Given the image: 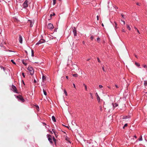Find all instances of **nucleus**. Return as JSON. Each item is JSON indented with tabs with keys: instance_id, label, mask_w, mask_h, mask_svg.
I'll return each instance as SVG.
<instances>
[{
	"instance_id": "nucleus-10",
	"label": "nucleus",
	"mask_w": 147,
	"mask_h": 147,
	"mask_svg": "<svg viewBox=\"0 0 147 147\" xmlns=\"http://www.w3.org/2000/svg\"><path fill=\"white\" fill-rule=\"evenodd\" d=\"M52 119L53 121L54 122H55L56 121V119L55 117L54 116H53L52 117Z\"/></svg>"
},
{
	"instance_id": "nucleus-5",
	"label": "nucleus",
	"mask_w": 147,
	"mask_h": 147,
	"mask_svg": "<svg viewBox=\"0 0 147 147\" xmlns=\"http://www.w3.org/2000/svg\"><path fill=\"white\" fill-rule=\"evenodd\" d=\"M47 137L48 138V140L49 141V142H50V143L51 144H53V142L52 140L51 136L50 135H49V134L47 135Z\"/></svg>"
},
{
	"instance_id": "nucleus-23",
	"label": "nucleus",
	"mask_w": 147,
	"mask_h": 147,
	"mask_svg": "<svg viewBox=\"0 0 147 147\" xmlns=\"http://www.w3.org/2000/svg\"><path fill=\"white\" fill-rule=\"evenodd\" d=\"M31 52H32V57H34V51L33 50H31Z\"/></svg>"
},
{
	"instance_id": "nucleus-57",
	"label": "nucleus",
	"mask_w": 147,
	"mask_h": 147,
	"mask_svg": "<svg viewBox=\"0 0 147 147\" xmlns=\"http://www.w3.org/2000/svg\"><path fill=\"white\" fill-rule=\"evenodd\" d=\"M134 138H137V136H136V135H134Z\"/></svg>"
},
{
	"instance_id": "nucleus-14",
	"label": "nucleus",
	"mask_w": 147,
	"mask_h": 147,
	"mask_svg": "<svg viewBox=\"0 0 147 147\" xmlns=\"http://www.w3.org/2000/svg\"><path fill=\"white\" fill-rule=\"evenodd\" d=\"M42 79L43 81H45L46 80V77L45 76L43 75L42 77Z\"/></svg>"
},
{
	"instance_id": "nucleus-40",
	"label": "nucleus",
	"mask_w": 147,
	"mask_h": 147,
	"mask_svg": "<svg viewBox=\"0 0 147 147\" xmlns=\"http://www.w3.org/2000/svg\"><path fill=\"white\" fill-rule=\"evenodd\" d=\"M57 28H55L54 30V32H56L57 31Z\"/></svg>"
},
{
	"instance_id": "nucleus-41",
	"label": "nucleus",
	"mask_w": 147,
	"mask_h": 147,
	"mask_svg": "<svg viewBox=\"0 0 147 147\" xmlns=\"http://www.w3.org/2000/svg\"><path fill=\"white\" fill-rule=\"evenodd\" d=\"M144 85L145 86H146L147 85V82H145L144 83Z\"/></svg>"
},
{
	"instance_id": "nucleus-19",
	"label": "nucleus",
	"mask_w": 147,
	"mask_h": 147,
	"mask_svg": "<svg viewBox=\"0 0 147 147\" xmlns=\"http://www.w3.org/2000/svg\"><path fill=\"white\" fill-rule=\"evenodd\" d=\"M135 29L136 30V31H137V32H138L139 34H140V32L139 31V30H138L135 27H134Z\"/></svg>"
},
{
	"instance_id": "nucleus-50",
	"label": "nucleus",
	"mask_w": 147,
	"mask_h": 147,
	"mask_svg": "<svg viewBox=\"0 0 147 147\" xmlns=\"http://www.w3.org/2000/svg\"><path fill=\"white\" fill-rule=\"evenodd\" d=\"M96 17H97V20H99V16H97Z\"/></svg>"
},
{
	"instance_id": "nucleus-9",
	"label": "nucleus",
	"mask_w": 147,
	"mask_h": 147,
	"mask_svg": "<svg viewBox=\"0 0 147 147\" xmlns=\"http://www.w3.org/2000/svg\"><path fill=\"white\" fill-rule=\"evenodd\" d=\"M19 40L20 42L22 44V36L20 35H19Z\"/></svg>"
},
{
	"instance_id": "nucleus-21",
	"label": "nucleus",
	"mask_w": 147,
	"mask_h": 147,
	"mask_svg": "<svg viewBox=\"0 0 147 147\" xmlns=\"http://www.w3.org/2000/svg\"><path fill=\"white\" fill-rule=\"evenodd\" d=\"M127 28L129 30H130L131 28L129 26V25H127Z\"/></svg>"
},
{
	"instance_id": "nucleus-48",
	"label": "nucleus",
	"mask_w": 147,
	"mask_h": 147,
	"mask_svg": "<svg viewBox=\"0 0 147 147\" xmlns=\"http://www.w3.org/2000/svg\"><path fill=\"white\" fill-rule=\"evenodd\" d=\"M115 86L117 88H118V86H117V85L115 84Z\"/></svg>"
},
{
	"instance_id": "nucleus-38",
	"label": "nucleus",
	"mask_w": 147,
	"mask_h": 147,
	"mask_svg": "<svg viewBox=\"0 0 147 147\" xmlns=\"http://www.w3.org/2000/svg\"><path fill=\"white\" fill-rule=\"evenodd\" d=\"M99 87L100 88H102L103 87V86L101 85H99Z\"/></svg>"
},
{
	"instance_id": "nucleus-15",
	"label": "nucleus",
	"mask_w": 147,
	"mask_h": 147,
	"mask_svg": "<svg viewBox=\"0 0 147 147\" xmlns=\"http://www.w3.org/2000/svg\"><path fill=\"white\" fill-rule=\"evenodd\" d=\"M72 76L73 77H77L78 76V75L77 74H72Z\"/></svg>"
},
{
	"instance_id": "nucleus-51",
	"label": "nucleus",
	"mask_w": 147,
	"mask_h": 147,
	"mask_svg": "<svg viewBox=\"0 0 147 147\" xmlns=\"http://www.w3.org/2000/svg\"><path fill=\"white\" fill-rule=\"evenodd\" d=\"M50 38L53 39H54V37L53 36H51V37H50Z\"/></svg>"
},
{
	"instance_id": "nucleus-56",
	"label": "nucleus",
	"mask_w": 147,
	"mask_h": 147,
	"mask_svg": "<svg viewBox=\"0 0 147 147\" xmlns=\"http://www.w3.org/2000/svg\"><path fill=\"white\" fill-rule=\"evenodd\" d=\"M82 43H83V44L84 45H85V42L84 41H83V42H82Z\"/></svg>"
},
{
	"instance_id": "nucleus-45",
	"label": "nucleus",
	"mask_w": 147,
	"mask_h": 147,
	"mask_svg": "<svg viewBox=\"0 0 147 147\" xmlns=\"http://www.w3.org/2000/svg\"><path fill=\"white\" fill-rule=\"evenodd\" d=\"M121 21L123 22L124 24H125V22L124 21H123L122 20H121Z\"/></svg>"
},
{
	"instance_id": "nucleus-32",
	"label": "nucleus",
	"mask_w": 147,
	"mask_h": 147,
	"mask_svg": "<svg viewBox=\"0 0 147 147\" xmlns=\"http://www.w3.org/2000/svg\"><path fill=\"white\" fill-rule=\"evenodd\" d=\"M139 140L140 141H141L142 140V136H141L140 138L139 139Z\"/></svg>"
},
{
	"instance_id": "nucleus-30",
	"label": "nucleus",
	"mask_w": 147,
	"mask_h": 147,
	"mask_svg": "<svg viewBox=\"0 0 147 147\" xmlns=\"http://www.w3.org/2000/svg\"><path fill=\"white\" fill-rule=\"evenodd\" d=\"M53 141L54 142H56V140L55 138L54 137H53Z\"/></svg>"
},
{
	"instance_id": "nucleus-11",
	"label": "nucleus",
	"mask_w": 147,
	"mask_h": 147,
	"mask_svg": "<svg viewBox=\"0 0 147 147\" xmlns=\"http://www.w3.org/2000/svg\"><path fill=\"white\" fill-rule=\"evenodd\" d=\"M129 118H130V116H124L123 117V119H127Z\"/></svg>"
},
{
	"instance_id": "nucleus-1",
	"label": "nucleus",
	"mask_w": 147,
	"mask_h": 147,
	"mask_svg": "<svg viewBox=\"0 0 147 147\" xmlns=\"http://www.w3.org/2000/svg\"><path fill=\"white\" fill-rule=\"evenodd\" d=\"M16 98L19 101H21L22 102H24L25 101L24 99L23 98V97L21 95H19L16 96Z\"/></svg>"
},
{
	"instance_id": "nucleus-64",
	"label": "nucleus",
	"mask_w": 147,
	"mask_h": 147,
	"mask_svg": "<svg viewBox=\"0 0 147 147\" xmlns=\"http://www.w3.org/2000/svg\"><path fill=\"white\" fill-rule=\"evenodd\" d=\"M22 81L23 82V83L24 84V81L23 80H22Z\"/></svg>"
},
{
	"instance_id": "nucleus-46",
	"label": "nucleus",
	"mask_w": 147,
	"mask_h": 147,
	"mask_svg": "<svg viewBox=\"0 0 147 147\" xmlns=\"http://www.w3.org/2000/svg\"><path fill=\"white\" fill-rule=\"evenodd\" d=\"M143 67L145 68H147V66L146 65H144L143 66Z\"/></svg>"
},
{
	"instance_id": "nucleus-20",
	"label": "nucleus",
	"mask_w": 147,
	"mask_h": 147,
	"mask_svg": "<svg viewBox=\"0 0 147 147\" xmlns=\"http://www.w3.org/2000/svg\"><path fill=\"white\" fill-rule=\"evenodd\" d=\"M135 64L136 65V66H137V67H138L140 66V64L139 63H138L136 62H135Z\"/></svg>"
},
{
	"instance_id": "nucleus-7",
	"label": "nucleus",
	"mask_w": 147,
	"mask_h": 147,
	"mask_svg": "<svg viewBox=\"0 0 147 147\" xmlns=\"http://www.w3.org/2000/svg\"><path fill=\"white\" fill-rule=\"evenodd\" d=\"M45 42V40L43 39H41L39 40L36 44V45H38Z\"/></svg>"
},
{
	"instance_id": "nucleus-34",
	"label": "nucleus",
	"mask_w": 147,
	"mask_h": 147,
	"mask_svg": "<svg viewBox=\"0 0 147 147\" xmlns=\"http://www.w3.org/2000/svg\"><path fill=\"white\" fill-rule=\"evenodd\" d=\"M97 40L98 42H99L100 40V39L99 37H98L97 38Z\"/></svg>"
},
{
	"instance_id": "nucleus-3",
	"label": "nucleus",
	"mask_w": 147,
	"mask_h": 147,
	"mask_svg": "<svg viewBox=\"0 0 147 147\" xmlns=\"http://www.w3.org/2000/svg\"><path fill=\"white\" fill-rule=\"evenodd\" d=\"M28 0H26L22 4L23 8L26 9L28 7Z\"/></svg>"
},
{
	"instance_id": "nucleus-6",
	"label": "nucleus",
	"mask_w": 147,
	"mask_h": 147,
	"mask_svg": "<svg viewBox=\"0 0 147 147\" xmlns=\"http://www.w3.org/2000/svg\"><path fill=\"white\" fill-rule=\"evenodd\" d=\"M54 27L53 24L51 23H49L47 26V28L50 29L51 30H52Z\"/></svg>"
},
{
	"instance_id": "nucleus-60",
	"label": "nucleus",
	"mask_w": 147,
	"mask_h": 147,
	"mask_svg": "<svg viewBox=\"0 0 147 147\" xmlns=\"http://www.w3.org/2000/svg\"><path fill=\"white\" fill-rule=\"evenodd\" d=\"M53 16V15L52 14H51L50 15V16L51 17Z\"/></svg>"
},
{
	"instance_id": "nucleus-52",
	"label": "nucleus",
	"mask_w": 147,
	"mask_h": 147,
	"mask_svg": "<svg viewBox=\"0 0 147 147\" xmlns=\"http://www.w3.org/2000/svg\"><path fill=\"white\" fill-rule=\"evenodd\" d=\"M3 44H2V43H1L0 45V46L1 47H2L3 46Z\"/></svg>"
},
{
	"instance_id": "nucleus-13",
	"label": "nucleus",
	"mask_w": 147,
	"mask_h": 147,
	"mask_svg": "<svg viewBox=\"0 0 147 147\" xmlns=\"http://www.w3.org/2000/svg\"><path fill=\"white\" fill-rule=\"evenodd\" d=\"M33 22L31 21H30V27H32L33 26Z\"/></svg>"
},
{
	"instance_id": "nucleus-8",
	"label": "nucleus",
	"mask_w": 147,
	"mask_h": 147,
	"mask_svg": "<svg viewBox=\"0 0 147 147\" xmlns=\"http://www.w3.org/2000/svg\"><path fill=\"white\" fill-rule=\"evenodd\" d=\"M72 29H73V32L74 33V36H76L77 35V31L76 28L75 27H73Z\"/></svg>"
},
{
	"instance_id": "nucleus-27",
	"label": "nucleus",
	"mask_w": 147,
	"mask_h": 147,
	"mask_svg": "<svg viewBox=\"0 0 147 147\" xmlns=\"http://www.w3.org/2000/svg\"><path fill=\"white\" fill-rule=\"evenodd\" d=\"M97 100H98V101H100V97L99 96H98V95H97Z\"/></svg>"
},
{
	"instance_id": "nucleus-54",
	"label": "nucleus",
	"mask_w": 147,
	"mask_h": 147,
	"mask_svg": "<svg viewBox=\"0 0 147 147\" xmlns=\"http://www.w3.org/2000/svg\"><path fill=\"white\" fill-rule=\"evenodd\" d=\"M42 123L43 124H44L45 126L47 125L45 123H44V122H43Z\"/></svg>"
},
{
	"instance_id": "nucleus-62",
	"label": "nucleus",
	"mask_w": 147,
	"mask_h": 147,
	"mask_svg": "<svg viewBox=\"0 0 147 147\" xmlns=\"http://www.w3.org/2000/svg\"><path fill=\"white\" fill-rule=\"evenodd\" d=\"M55 13H53V16H55Z\"/></svg>"
},
{
	"instance_id": "nucleus-63",
	"label": "nucleus",
	"mask_w": 147,
	"mask_h": 147,
	"mask_svg": "<svg viewBox=\"0 0 147 147\" xmlns=\"http://www.w3.org/2000/svg\"><path fill=\"white\" fill-rule=\"evenodd\" d=\"M102 26H104V25H103V24H102Z\"/></svg>"
},
{
	"instance_id": "nucleus-36",
	"label": "nucleus",
	"mask_w": 147,
	"mask_h": 147,
	"mask_svg": "<svg viewBox=\"0 0 147 147\" xmlns=\"http://www.w3.org/2000/svg\"><path fill=\"white\" fill-rule=\"evenodd\" d=\"M94 39V37L93 36H92L90 37V39L92 40H93V39Z\"/></svg>"
},
{
	"instance_id": "nucleus-28",
	"label": "nucleus",
	"mask_w": 147,
	"mask_h": 147,
	"mask_svg": "<svg viewBox=\"0 0 147 147\" xmlns=\"http://www.w3.org/2000/svg\"><path fill=\"white\" fill-rule=\"evenodd\" d=\"M90 95L91 98L92 99H93V96H92V93H90Z\"/></svg>"
},
{
	"instance_id": "nucleus-18",
	"label": "nucleus",
	"mask_w": 147,
	"mask_h": 147,
	"mask_svg": "<svg viewBox=\"0 0 147 147\" xmlns=\"http://www.w3.org/2000/svg\"><path fill=\"white\" fill-rule=\"evenodd\" d=\"M118 104L117 103H115L114 105H113V107L115 108L116 107H117L118 106Z\"/></svg>"
},
{
	"instance_id": "nucleus-16",
	"label": "nucleus",
	"mask_w": 147,
	"mask_h": 147,
	"mask_svg": "<svg viewBox=\"0 0 147 147\" xmlns=\"http://www.w3.org/2000/svg\"><path fill=\"white\" fill-rule=\"evenodd\" d=\"M52 130L53 132L54 133V134L55 135L56 137V131H55V129H52Z\"/></svg>"
},
{
	"instance_id": "nucleus-39",
	"label": "nucleus",
	"mask_w": 147,
	"mask_h": 147,
	"mask_svg": "<svg viewBox=\"0 0 147 147\" xmlns=\"http://www.w3.org/2000/svg\"><path fill=\"white\" fill-rule=\"evenodd\" d=\"M97 60H98V62L99 63H100V60L99 58H97Z\"/></svg>"
},
{
	"instance_id": "nucleus-2",
	"label": "nucleus",
	"mask_w": 147,
	"mask_h": 147,
	"mask_svg": "<svg viewBox=\"0 0 147 147\" xmlns=\"http://www.w3.org/2000/svg\"><path fill=\"white\" fill-rule=\"evenodd\" d=\"M28 69L29 71L30 74L32 75H33L34 72V70L33 68L32 67H29L28 68Z\"/></svg>"
},
{
	"instance_id": "nucleus-43",
	"label": "nucleus",
	"mask_w": 147,
	"mask_h": 147,
	"mask_svg": "<svg viewBox=\"0 0 147 147\" xmlns=\"http://www.w3.org/2000/svg\"><path fill=\"white\" fill-rule=\"evenodd\" d=\"M1 69H3V70L4 71H5V69H4V68L2 66H1Z\"/></svg>"
},
{
	"instance_id": "nucleus-31",
	"label": "nucleus",
	"mask_w": 147,
	"mask_h": 147,
	"mask_svg": "<svg viewBox=\"0 0 147 147\" xmlns=\"http://www.w3.org/2000/svg\"><path fill=\"white\" fill-rule=\"evenodd\" d=\"M127 123H125V124L124 125V126L123 127V129H124V128H125V127L127 126Z\"/></svg>"
},
{
	"instance_id": "nucleus-47",
	"label": "nucleus",
	"mask_w": 147,
	"mask_h": 147,
	"mask_svg": "<svg viewBox=\"0 0 147 147\" xmlns=\"http://www.w3.org/2000/svg\"><path fill=\"white\" fill-rule=\"evenodd\" d=\"M136 5H138V6H140V3H136Z\"/></svg>"
},
{
	"instance_id": "nucleus-53",
	"label": "nucleus",
	"mask_w": 147,
	"mask_h": 147,
	"mask_svg": "<svg viewBox=\"0 0 147 147\" xmlns=\"http://www.w3.org/2000/svg\"><path fill=\"white\" fill-rule=\"evenodd\" d=\"M122 32H125V30L124 29H122Z\"/></svg>"
},
{
	"instance_id": "nucleus-29",
	"label": "nucleus",
	"mask_w": 147,
	"mask_h": 147,
	"mask_svg": "<svg viewBox=\"0 0 147 147\" xmlns=\"http://www.w3.org/2000/svg\"><path fill=\"white\" fill-rule=\"evenodd\" d=\"M64 93L65 94L66 96L67 95V93L65 90H64Z\"/></svg>"
},
{
	"instance_id": "nucleus-59",
	"label": "nucleus",
	"mask_w": 147,
	"mask_h": 147,
	"mask_svg": "<svg viewBox=\"0 0 147 147\" xmlns=\"http://www.w3.org/2000/svg\"><path fill=\"white\" fill-rule=\"evenodd\" d=\"M135 57L137 58H138V56L136 55H135Z\"/></svg>"
},
{
	"instance_id": "nucleus-42",
	"label": "nucleus",
	"mask_w": 147,
	"mask_h": 147,
	"mask_svg": "<svg viewBox=\"0 0 147 147\" xmlns=\"http://www.w3.org/2000/svg\"><path fill=\"white\" fill-rule=\"evenodd\" d=\"M7 51H9V52H14V51H11V50H8Z\"/></svg>"
},
{
	"instance_id": "nucleus-4",
	"label": "nucleus",
	"mask_w": 147,
	"mask_h": 147,
	"mask_svg": "<svg viewBox=\"0 0 147 147\" xmlns=\"http://www.w3.org/2000/svg\"><path fill=\"white\" fill-rule=\"evenodd\" d=\"M11 90L14 92L17 93V90L16 87L13 84H12L11 86Z\"/></svg>"
},
{
	"instance_id": "nucleus-55",
	"label": "nucleus",
	"mask_w": 147,
	"mask_h": 147,
	"mask_svg": "<svg viewBox=\"0 0 147 147\" xmlns=\"http://www.w3.org/2000/svg\"><path fill=\"white\" fill-rule=\"evenodd\" d=\"M73 85L74 87L75 88H76V86H75V84L73 83Z\"/></svg>"
},
{
	"instance_id": "nucleus-37",
	"label": "nucleus",
	"mask_w": 147,
	"mask_h": 147,
	"mask_svg": "<svg viewBox=\"0 0 147 147\" xmlns=\"http://www.w3.org/2000/svg\"><path fill=\"white\" fill-rule=\"evenodd\" d=\"M121 15L122 17V18H124V15H123V13H121Z\"/></svg>"
},
{
	"instance_id": "nucleus-22",
	"label": "nucleus",
	"mask_w": 147,
	"mask_h": 147,
	"mask_svg": "<svg viewBox=\"0 0 147 147\" xmlns=\"http://www.w3.org/2000/svg\"><path fill=\"white\" fill-rule=\"evenodd\" d=\"M43 93H44V94L46 96L47 95V94L46 92V91H45V90L43 88Z\"/></svg>"
},
{
	"instance_id": "nucleus-61",
	"label": "nucleus",
	"mask_w": 147,
	"mask_h": 147,
	"mask_svg": "<svg viewBox=\"0 0 147 147\" xmlns=\"http://www.w3.org/2000/svg\"><path fill=\"white\" fill-rule=\"evenodd\" d=\"M25 52L27 53V54L28 53L26 51H25Z\"/></svg>"
},
{
	"instance_id": "nucleus-26",
	"label": "nucleus",
	"mask_w": 147,
	"mask_h": 147,
	"mask_svg": "<svg viewBox=\"0 0 147 147\" xmlns=\"http://www.w3.org/2000/svg\"><path fill=\"white\" fill-rule=\"evenodd\" d=\"M22 63H23V64H24L25 65H27V63L24 62V60H23L22 61Z\"/></svg>"
},
{
	"instance_id": "nucleus-33",
	"label": "nucleus",
	"mask_w": 147,
	"mask_h": 147,
	"mask_svg": "<svg viewBox=\"0 0 147 147\" xmlns=\"http://www.w3.org/2000/svg\"><path fill=\"white\" fill-rule=\"evenodd\" d=\"M69 138H66L65 139L66 140H67V141L69 142V143H71V142H70V141L69 140Z\"/></svg>"
},
{
	"instance_id": "nucleus-24",
	"label": "nucleus",
	"mask_w": 147,
	"mask_h": 147,
	"mask_svg": "<svg viewBox=\"0 0 147 147\" xmlns=\"http://www.w3.org/2000/svg\"><path fill=\"white\" fill-rule=\"evenodd\" d=\"M56 0H53V4L54 5L56 3Z\"/></svg>"
},
{
	"instance_id": "nucleus-12",
	"label": "nucleus",
	"mask_w": 147,
	"mask_h": 147,
	"mask_svg": "<svg viewBox=\"0 0 147 147\" xmlns=\"http://www.w3.org/2000/svg\"><path fill=\"white\" fill-rule=\"evenodd\" d=\"M114 23L115 25V28L116 29H117L118 28V27H117V24L116 22H114Z\"/></svg>"
},
{
	"instance_id": "nucleus-25",
	"label": "nucleus",
	"mask_w": 147,
	"mask_h": 147,
	"mask_svg": "<svg viewBox=\"0 0 147 147\" xmlns=\"http://www.w3.org/2000/svg\"><path fill=\"white\" fill-rule=\"evenodd\" d=\"M11 62H12L13 64H16L15 62L13 60V59H11Z\"/></svg>"
},
{
	"instance_id": "nucleus-44",
	"label": "nucleus",
	"mask_w": 147,
	"mask_h": 147,
	"mask_svg": "<svg viewBox=\"0 0 147 147\" xmlns=\"http://www.w3.org/2000/svg\"><path fill=\"white\" fill-rule=\"evenodd\" d=\"M34 83H36L37 82V81L35 79H34Z\"/></svg>"
},
{
	"instance_id": "nucleus-17",
	"label": "nucleus",
	"mask_w": 147,
	"mask_h": 147,
	"mask_svg": "<svg viewBox=\"0 0 147 147\" xmlns=\"http://www.w3.org/2000/svg\"><path fill=\"white\" fill-rule=\"evenodd\" d=\"M83 85L84 86L85 90L86 91H87V86H86V85H85V84L84 83L83 84Z\"/></svg>"
},
{
	"instance_id": "nucleus-35",
	"label": "nucleus",
	"mask_w": 147,
	"mask_h": 147,
	"mask_svg": "<svg viewBox=\"0 0 147 147\" xmlns=\"http://www.w3.org/2000/svg\"><path fill=\"white\" fill-rule=\"evenodd\" d=\"M22 76L24 78L25 77V74H24V72H22Z\"/></svg>"
},
{
	"instance_id": "nucleus-49",
	"label": "nucleus",
	"mask_w": 147,
	"mask_h": 147,
	"mask_svg": "<svg viewBox=\"0 0 147 147\" xmlns=\"http://www.w3.org/2000/svg\"><path fill=\"white\" fill-rule=\"evenodd\" d=\"M102 70H103L104 71H105V69H104V67L103 66L102 67Z\"/></svg>"
},
{
	"instance_id": "nucleus-58",
	"label": "nucleus",
	"mask_w": 147,
	"mask_h": 147,
	"mask_svg": "<svg viewBox=\"0 0 147 147\" xmlns=\"http://www.w3.org/2000/svg\"><path fill=\"white\" fill-rule=\"evenodd\" d=\"M66 78L67 79H68V76H66Z\"/></svg>"
}]
</instances>
